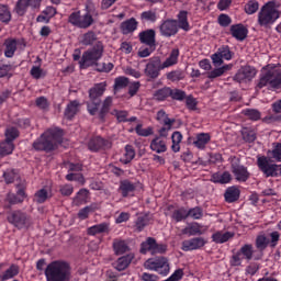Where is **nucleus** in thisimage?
<instances>
[{
  "instance_id": "18",
  "label": "nucleus",
  "mask_w": 281,
  "mask_h": 281,
  "mask_svg": "<svg viewBox=\"0 0 281 281\" xmlns=\"http://www.w3.org/2000/svg\"><path fill=\"white\" fill-rule=\"evenodd\" d=\"M161 69H164L161 68V59H159V57L150 58L145 68V76L155 80L159 78V71H161Z\"/></svg>"
},
{
  "instance_id": "50",
  "label": "nucleus",
  "mask_w": 281,
  "mask_h": 281,
  "mask_svg": "<svg viewBox=\"0 0 281 281\" xmlns=\"http://www.w3.org/2000/svg\"><path fill=\"white\" fill-rule=\"evenodd\" d=\"M241 137H243L244 142H246L247 144H254V142H256V139L258 137V134L256 133L255 130L245 127L241 131Z\"/></svg>"
},
{
  "instance_id": "4",
  "label": "nucleus",
  "mask_w": 281,
  "mask_h": 281,
  "mask_svg": "<svg viewBox=\"0 0 281 281\" xmlns=\"http://www.w3.org/2000/svg\"><path fill=\"white\" fill-rule=\"evenodd\" d=\"M102 56H104V44L99 41L93 47L83 52L79 60V68L89 69V67H95L97 63L102 59Z\"/></svg>"
},
{
  "instance_id": "20",
  "label": "nucleus",
  "mask_w": 281,
  "mask_h": 281,
  "mask_svg": "<svg viewBox=\"0 0 281 281\" xmlns=\"http://www.w3.org/2000/svg\"><path fill=\"white\" fill-rule=\"evenodd\" d=\"M7 220L9 223H11V225L18 227V229H23V227L27 225V214L21 211L11 212Z\"/></svg>"
},
{
  "instance_id": "44",
  "label": "nucleus",
  "mask_w": 281,
  "mask_h": 281,
  "mask_svg": "<svg viewBox=\"0 0 281 281\" xmlns=\"http://www.w3.org/2000/svg\"><path fill=\"white\" fill-rule=\"evenodd\" d=\"M113 249L116 256H122L123 254H126V251H130L131 248L125 240L115 239L113 241Z\"/></svg>"
},
{
  "instance_id": "24",
  "label": "nucleus",
  "mask_w": 281,
  "mask_h": 281,
  "mask_svg": "<svg viewBox=\"0 0 281 281\" xmlns=\"http://www.w3.org/2000/svg\"><path fill=\"white\" fill-rule=\"evenodd\" d=\"M111 232V225L106 222L95 224L87 228L88 236H98V234H109Z\"/></svg>"
},
{
  "instance_id": "2",
  "label": "nucleus",
  "mask_w": 281,
  "mask_h": 281,
  "mask_svg": "<svg viewBox=\"0 0 281 281\" xmlns=\"http://www.w3.org/2000/svg\"><path fill=\"white\" fill-rule=\"evenodd\" d=\"M46 281H71V266L67 261L55 260L44 270Z\"/></svg>"
},
{
  "instance_id": "21",
  "label": "nucleus",
  "mask_w": 281,
  "mask_h": 281,
  "mask_svg": "<svg viewBox=\"0 0 281 281\" xmlns=\"http://www.w3.org/2000/svg\"><path fill=\"white\" fill-rule=\"evenodd\" d=\"M157 33H155V30L148 29L145 31H142L138 34V38L143 45H147V47H156L157 40H156Z\"/></svg>"
},
{
  "instance_id": "48",
  "label": "nucleus",
  "mask_w": 281,
  "mask_h": 281,
  "mask_svg": "<svg viewBox=\"0 0 281 281\" xmlns=\"http://www.w3.org/2000/svg\"><path fill=\"white\" fill-rule=\"evenodd\" d=\"M12 153H14V143L5 139L0 143V157H8Z\"/></svg>"
},
{
  "instance_id": "36",
  "label": "nucleus",
  "mask_w": 281,
  "mask_h": 281,
  "mask_svg": "<svg viewBox=\"0 0 281 281\" xmlns=\"http://www.w3.org/2000/svg\"><path fill=\"white\" fill-rule=\"evenodd\" d=\"M179 48H173L169 54V57L161 64V69H168L179 63Z\"/></svg>"
},
{
  "instance_id": "61",
  "label": "nucleus",
  "mask_w": 281,
  "mask_h": 281,
  "mask_svg": "<svg viewBox=\"0 0 281 281\" xmlns=\"http://www.w3.org/2000/svg\"><path fill=\"white\" fill-rule=\"evenodd\" d=\"M5 140L7 142H11L12 144H14V139H16L20 135V132L16 127H8L5 130Z\"/></svg>"
},
{
  "instance_id": "13",
  "label": "nucleus",
  "mask_w": 281,
  "mask_h": 281,
  "mask_svg": "<svg viewBox=\"0 0 281 281\" xmlns=\"http://www.w3.org/2000/svg\"><path fill=\"white\" fill-rule=\"evenodd\" d=\"M210 226L203 225L199 222L189 223L184 228L181 229L182 236H203L207 234Z\"/></svg>"
},
{
  "instance_id": "31",
  "label": "nucleus",
  "mask_w": 281,
  "mask_h": 281,
  "mask_svg": "<svg viewBox=\"0 0 281 281\" xmlns=\"http://www.w3.org/2000/svg\"><path fill=\"white\" fill-rule=\"evenodd\" d=\"M177 25L178 30H183V32H190L192 27L190 26V22L188 21V11L182 10L177 15Z\"/></svg>"
},
{
  "instance_id": "52",
  "label": "nucleus",
  "mask_w": 281,
  "mask_h": 281,
  "mask_svg": "<svg viewBox=\"0 0 281 281\" xmlns=\"http://www.w3.org/2000/svg\"><path fill=\"white\" fill-rule=\"evenodd\" d=\"M135 159V148L133 145H126L125 146V154L124 157L121 158V161L124 164V166L131 164V161Z\"/></svg>"
},
{
  "instance_id": "39",
  "label": "nucleus",
  "mask_w": 281,
  "mask_h": 281,
  "mask_svg": "<svg viewBox=\"0 0 281 281\" xmlns=\"http://www.w3.org/2000/svg\"><path fill=\"white\" fill-rule=\"evenodd\" d=\"M171 218L175 223H182V221H187L188 218V209L186 206H180L172 211Z\"/></svg>"
},
{
  "instance_id": "25",
  "label": "nucleus",
  "mask_w": 281,
  "mask_h": 281,
  "mask_svg": "<svg viewBox=\"0 0 281 281\" xmlns=\"http://www.w3.org/2000/svg\"><path fill=\"white\" fill-rule=\"evenodd\" d=\"M209 142H212V136L210 135V133H199L195 135L193 146L199 150H205Z\"/></svg>"
},
{
  "instance_id": "30",
  "label": "nucleus",
  "mask_w": 281,
  "mask_h": 281,
  "mask_svg": "<svg viewBox=\"0 0 281 281\" xmlns=\"http://www.w3.org/2000/svg\"><path fill=\"white\" fill-rule=\"evenodd\" d=\"M212 183H220L221 186H225L227 183H232V173L229 171L224 172H215L211 176Z\"/></svg>"
},
{
  "instance_id": "33",
  "label": "nucleus",
  "mask_w": 281,
  "mask_h": 281,
  "mask_svg": "<svg viewBox=\"0 0 281 281\" xmlns=\"http://www.w3.org/2000/svg\"><path fill=\"white\" fill-rule=\"evenodd\" d=\"M171 94H172V88L164 87L156 90L153 97H154V100H156V102H166V100H168V98H170Z\"/></svg>"
},
{
  "instance_id": "59",
  "label": "nucleus",
  "mask_w": 281,
  "mask_h": 281,
  "mask_svg": "<svg viewBox=\"0 0 281 281\" xmlns=\"http://www.w3.org/2000/svg\"><path fill=\"white\" fill-rule=\"evenodd\" d=\"M269 238H267L265 235H259L256 238V248L259 249V251H265L267 247H269Z\"/></svg>"
},
{
  "instance_id": "7",
  "label": "nucleus",
  "mask_w": 281,
  "mask_h": 281,
  "mask_svg": "<svg viewBox=\"0 0 281 281\" xmlns=\"http://www.w3.org/2000/svg\"><path fill=\"white\" fill-rule=\"evenodd\" d=\"M228 161L231 164V172H233L236 181L239 183L249 181L251 172H249V169L245 165L240 164V158L231 156Z\"/></svg>"
},
{
  "instance_id": "26",
  "label": "nucleus",
  "mask_w": 281,
  "mask_h": 281,
  "mask_svg": "<svg viewBox=\"0 0 281 281\" xmlns=\"http://www.w3.org/2000/svg\"><path fill=\"white\" fill-rule=\"evenodd\" d=\"M139 22L135 18L127 19L121 23V32L124 36L133 34L137 30Z\"/></svg>"
},
{
  "instance_id": "62",
  "label": "nucleus",
  "mask_w": 281,
  "mask_h": 281,
  "mask_svg": "<svg viewBox=\"0 0 281 281\" xmlns=\"http://www.w3.org/2000/svg\"><path fill=\"white\" fill-rule=\"evenodd\" d=\"M26 196L27 194L25 193V189L21 186H18L16 195L13 196V200H11V203H23Z\"/></svg>"
},
{
  "instance_id": "35",
  "label": "nucleus",
  "mask_w": 281,
  "mask_h": 281,
  "mask_svg": "<svg viewBox=\"0 0 281 281\" xmlns=\"http://www.w3.org/2000/svg\"><path fill=\"white\" fill-rule=\"evenodd\" d=\"M233 67H234V65L227 64L222 67L215 68V69L211 70L210 72H207V78L210 80L221 78V76H224L226 71H232Z\"/></svg>"
},
{
  "instance_id": "11",
  "label": "nucleus",
  "mask_w": 281,
  "mask_h": 281,
  "mask_svg": "<svg viewBox=\"0 0 281 281\" xmlns=\"http://www.w3.org/2000/svg\"><path fill=\"white\" fill-rule=\"evenodd\" d=\"M41 3H43V0H18L14 7V12L18 16H23L24 14H27V8L40 10Z\"/></svg>"
},
{
  "instance_id": "16",
  "label": "nucleus",
  "mask_w": 281,
  "mask_h": 281,
  "mask_svg": "<svg viewBox=\"0 0 281 281\" xmlns=\"http://www.w3.org/2000/svg\"><path fill=\"white\" fill-rule=\"evenodd\" d=\"M256 74H258V71L254 66H244L236 72L233 80L239 83L251 82L252 78H256Z\"/></svg>"
},
{
  "instance_id": "1",
  "label": "nucleus",
  "mask_w": 281,
  "mask_h": 281,
  "mask_svg": "<svg viewBox=\"0 0 281 281\" xmlns=\"http://www.w3.org/2000/svg\"><path fill=\"white\" fill-rule=\"evenodd\" d=\"M63 139V130L48 128L32 144L37 153H53L58 148V144Z\"/></svg>"
},
{
  "instance_id": "63",
  "label": "nucleus",
  "mask_w": 281,
  "mask_h": 281,
  "mask_svg": "<svg viewBox=\"0 0 281 281\" xmlns=\"http://www.w3.org/2000/svg\"><path fill=\"white\" fill-rule=\"evenodd\" d=\"M187 93L186 91L181 90V89H171V94L170 98L172 100H176L178 102H183V100H186Z\"/></svg>"
},
{
  "instance_id": "42",
  "label": "nucleus",
  "mask_w": 281,
  "mask_h": 281,
  "mask_svg": "<svg viewBox=\"0 0 281 281\" xmlns=\"http://www.w3.org/2000/svg\"><path fill=\"white\" fill-rule=\"evenodd\" d=\"M19 274V266L12 263L4 272L0 274V281L12 280Z\"/></svg>"
},
{
  "instance_id": "54",
  "label": "nucleus",
  "mask_w": 281,
  "mask_h": 281,
  "mask_svg": "<svg viewBox=\"0 0 281 281\" xmlns=\"http://www.w3.org/2000/svg\"><path fill=\"white\" fill-rule=\"evenodd\" d=\"M12 65L0 60V78H12Z\"/></svg>"
},
{
  "instance_id": "29",
  "label": "nucleus",
  "mask_w": 281,
  "mask_h": 281,
  "mask_svg": "<svg viewBox=\"0 0 281 281\" xmlns=\"http://www.w3.org/2000/svg\"><path fill=\"white\" fill-rule=\"evenodd\" d=\"M224 199L226 203H236L240 199V189L236 186L228 187L224 192Z\"/></svg>"
},
{
  "instance_id": "46",
  "label": "nucleus",
  "mask_w": 281,
  "mask_h": 281,
  "mask_svg": "<svg viewBox=\"0 0 281 281\" xmlns=\"http://www.w3.org/2000/svg\"><path fill=\"white\" fill-rule=\"evenodd\" d=\"M183 140V135L181 134V132L176 131L172 133L171 135V150L172 153H179V150H181V142Z\"/></svg>"
},
{
  "instance_id": "58",
  "label": "nucleus",
  "mask_w": 281,
  "mask_h": 281,
  "mask_svg": "<svg viewBox=\"0 0 281 281\" xmlns=\"http://www.w3.org/2000/svg\"><path fill=\"white\" fill-rule=\"evenodd\" d=\"M93 212H95V206L93 204L88 205L79 210L78 218H80V221H87V218H89V214H93Z\"/></svg>"
},
{
  "instance_id": "51",
  "label": "nucleus",
  "mask_w": 281,
  "mask_h": 281,
  "mask_svg": "<svg viewBox=\"0 0 281 281\" xmlns=\"http://www.w3.org/2000/svg\"><path fill=\"white\" fill-rule=\"evenodd\" d=\"M187 218H193V221H201L203 218V209L201 206H194L187 210Z\"/></svg>"
},
{
  "instance_id": "37",
  "label": "nucleus",
  "mask_w": 281,
  "mask_h": 281,
  "mask_svg": "<svg viewBox=\"0 0 281 281\" xmlns=\"http://www.w3.org/2000/svg\"><path fill=\"white\" fill-rule=\"evenodd\" d=\"M156 271L159 272L160 276L170 273V265L168 263L167 258L160 257L156 259Z\"/></svg>"
},
{
  "instance_id": "23",
  "label": "nucleus",
  "mask_w": 281,
  "mask_h": 281,
  "mask_svg": "<svg viewBox=\"0 0 281 281\" xmlns=\"http://www.w3.org/2000/svg\"><path fill=\"white\" fill-rule=\"evenodd\" d=\"M229 32L233 38H236V41H245L249 34V30H247V27L241 23L231 25Z\"/></svg>"
},
{
  "instance_id": "47",
  "label": "nucleus",
  "mask_w": 281,
  "mask_h": 281,
  "mask_svg": "<svg viewBox=\"0 0 281 281\" xmlns=\"http://www.w3.org/2000/svg\"><path fill=\"white\" fill-rule=\"evenodd\" d=\"M156 243L157 239H155V237H147L146 240L140 244V254L146 255L147 251L153 254Z\"/></svg>"
},
{
  "instance_id": "28",
  "label": "nucleus",
  "mask_w": 281,
  "mask_h": 281,
  "mask_svg": "<svg viewBox=\"0 0 281 281\" xmlns=\"http://www.w3.org/2000/svg\"><path fill=\"white\" fill-rule=\"evenodd\" d=\"M149 148L154 153L161 155V153H166L168 150V145H166V140L161 139V136H156L151 139Z\"/></svg>"
},
{
  "instance_id": "3",
  "label": "nucleus",
  "mask_w": 281,
  "mask_h": 281,
  "mask_svg": "<svg viewBox=\"0 0 281 281\" xmlns=\"http://www.w3.org/2000/svg\"><path fill=\"white\" fill-rule=\"evenodd\" d=\"M280 19V11L276 9V0L268 1L263 4L258 13L257 23L266 30L271 27Z\"/></svg>"
},
{
  "instance_id": "49",
  "label": "nucleus",
  "mask_w": 281,
  "mask_h": 281,
  "mask_svg": "<svg viewBox=\"0 0 281 281\" xmlns=\"http://www.w3.org/2000/svg\"><path fill=\"white\" fill-rule=\"evenodd\" d=\"M112 104H113V98L106 97L102 103L101 110L99 111V120L104 122V117H106V113L111 111Z\"/></svg>"
},
{
  "instance_id": "27",
  "label": "nucleus",
  "mask_w": 281,
  "mask_h": 281,
  "mask_svg": "<svg viewBox=\"0 0 281 281\" xmlns=\"http://www.w3.org/2000/svg\"><path fill=\"white\" fill-rule=\"evenodd\" d=\"M134 258V254L122 256L114 262V268L116 271H125V269H128Z\"/></svg>"
},
{
  "instance_id": "56",
  "label": "nucleus",
  "mask_w": 281,
  "mask_h": 281,
  "mask_svg": "<svg viewBox=\"0 0 281 281\" xmlns=\"http://www.w3.org/2000/svg\"><path fill=\"white\" fill-rule=\"evenodd\" d=\"M244 115L248 117V120H251L252 122H258L260 117H262V113L256 109H246L243 111Z\"/></svg>"
},
{
  "instance_id": "6",
  "label": "nucleus",
  "mask_w": 281,
  "mask_h": 281,
  "mask_svg": "<svg viewBox=\"0 0 281 281\" xmlns=\"http://www.w3.org/2000/svg\"><path fill=\"white\" fill-rule=\"evenodd\" d=\"M106 91V81L95 83L92 88L89 89L90 101L87 102V111L91 115H98L100 106L102 105V95Z\"/></svg>"
},
{
  "instance_id": "5",
  "label": "nucleus",
  "mask_w": 281,
  "mask_h": 281,
  "mask_svg": "<svg viewBox=\"0 0 281 281\" xmlns=\"http://www.w3.org/2000/svg\"><path fill=\"white\" fill-rule=\"evenodd\" d=\"M268 87L270 91H276L277 89H281V70L272 69L266 72H262L259 76V80L256 83V91H260Z\"/></svg>"
},
{
  "instance_id": "41",
  "label": "nucleus",
  "mask_w": 281,
  "mask_h": 281,
  "mask_svg": "<svg viewBox=\"0 0 281 281\" xmlns=\"http://www.w3.org/2000/svg\"><path fill=\"white\" fill-rule=\"evenodd\" d=\"M50 198L52 195H49L47 189L42 188L34 193L33 201L34 203H37V205H43V203H45Z\"/></svg>"
},
{
  "instance_id": "45",
  "label": "nucleus",
  "mask_w": 281,
  "mask_h": 281,
  "mask_svg": "<svg viewBox=\"0 0 281 281\" xmlns=\"http://www.w3.org/2000/svg\"><path fill=\"white\" fill-rule=\"evenodd\" d=\"M12 21V12L10 7L7 4H0V23L8 25Z\"/></svg>"
},
{
  "instance_id": "43",
  "label": "nucleus",
  "mask_w": 281,
  "mask_h": 281,
  "mask_svg": "<svg viewBox=\"0 0 281 281\" xmlns=\"http://www.w3.org/2000/svg\"><path fill=\"white\" fill-rule=\"evenodd\" d=\"M87 199H89V190L80 189L76 196L72 199V203L77 206L85 205V203H87Z\"/></svg>"
},
{
  "instance_id": "57",
  "label": "nucleus",
  "mask_w": 281,
  "mask_h": 281,
  "mask_svg": "<svg viewBox=\"0 0 281 281\" xmlns=\"http://www.w3.org/2000/svg\"><path fill=\"white\" fill-rule=\"evenodd\" d=\"M259 8H260V3H258V1L249 0L245 4L244 10H245L246 14H256L258 12Z\"/></svg>"
},
{
  "instance_id": "8",
  "label": "nucleus",
  "mask_w": 281,
  "mask_h": 281,
  "mask_svg": "<svg viewBox=\"0 0 281 281\" xmlns=\"http://www.w3.org/2000/svg\"><path fill=\"white\" fill-rule=\"evenodd\" d=\"M243 260H254V245L245 244L231 257V267H243Z\"/></svg>"
},
{
  "instance_id": "64",
  "label": "nucleus",
  "mask_w": 281,
  "mask_h": 281,
  "mask_svg": "<svg viewBox=\"0 0 281 281\" xmlns=\"http://www.w3.org/2000/svg\"><path fill=\"white\" fill-rule=\"evenodd\" d=\"M128 82L127 77H117L114 80V90L120 91V89H126V87H128Z\"/></svg>"
},
{
  "instance_id": "9",
  "label": "nucleus",
  "mask_w": 281,
  "mask_h": 281,
  "mask_svg": "<svg viewBox=\"0 0 281 281\" xmlns=\"http://www.w3.org/2000/svg\"><path fill=\"white\" fill-rule=\"evenodd\" d=\"M257 166L267 178L281 177V165L271 164L266 156L257 158Z\"/></svg>"
},
{
  "instance_id": "53",
  "label": "nucleus",
  "mask_w": 281,
  "mask_h": 281,
  "mask_svg": "<svg viewBox=\"0 0 281 281\" xmlns=\"http://www.w3.org/2000/svg\"><path fill=\"white\" fill-rule=\"evenodd\" d=\"M98 41V35L93 31H88L82 35L81 43L82 45H86V47H89L90 45H93Z\"/></svg>"
},
{
  "instance_id": "19",
  "label": "nucleus",
  "mask_w": 281,
  "mask_h": 281,
  "mask_svg": "<svg viewBox=\"0 0 281 281\" xmlns=\"http://www.w3.org/2000/svg\"><path fill=\"white\" fill-rule=\"evenodd\" d=\"M207 245V240L205 238L198 236L193 237L191 239H187L182 241V251H196L198 249H202V247H205Z\"/></svg>"
},
{
  "instance_id": "40",
  "label": "nucleus",
  "mask_w": 281,
  "mask_h": 281,
  "mask_svg": "<svg viewBox=\"0 0 281 281\" xmlns=\"http://www.w3.org/2000/svg\"><path fill=\"white\" fill-rule=\"evenodd\" d=\"M233 237H234V234H232L231 232L223 233L221 231H217L212 235L211 238L213 243H216V245H223L224 243H227L229 238H233Z\"/></svg>"
},
{
  "instance_id": "38",
  "label": "nucleus",
  "mask_w": 281,
  "mask_h": 281,
  "mask_svg": "<svg viewBox=\"0 0 281 281\" xmlns=\"http://www.w3.org/2000/svg\"><path fill=\"white\" fill-rule=\"evenodd\" d=\"M150 215H139L135 221V231L138 233L144 232L145 227H148V225H150Z\"/></svg>"
},
{
  "instance_id": "34",
  "label": "nucleus",
  "mask_w": 281,
  "mask_h": 281,
  "mask_svg": "<svg viewBox=\"0 0 281 281\" xmlns=\"http://www.w3.org/2000/svg\"><path fill=\"white\" fill-rule=\"evenodd\" d=\"M78 106H80V103L76 100L70 101L64 112V115L66 117V120H74V117H76V115L78 114Z\"/></svg>"
},
{
  "instance_id": "10",
  "label": "nucleus",
  "mask_w": 281,
  "mask_h": 281,
  "mask_svg": "<svg viewBox=\"0 0 281 281\" xmlns=\"http://www.w3.org/2000/svg\"><path fill=\"white\" fill-rule=\"evenodd\" d=\"M68 23L80 30H87L93 25V15L91 13L80 14V11H75L69 15Z\"/></svg>"
},
{
  "instance_id": "12",
  "label": "nucleus",
  "mask_w": 281,
  "mask_h": 281,
  "mask_svg": "<svg viewBox=\"0 0 281 281\" xmlns=\"http://www.w3.org/2000/svg\"><path fill=\"white\" fill-rule=\"evenodd\" d=\"M113 147L111 139L103 138L102 136H93L88 142V148L91 153H98L99 150H109Z\"/></svg>"
},
{
  "instance_id": "55",
  "label": "nucleus",
  "mask_w": 281,
  "mask_h": 281,
  "mask_svg": "<svg viewBox=\"0 0 281 281\" xmlns=\"http://www.w3.org/2000/svg\"><path fill=\"white\" fill-rule=\"evenodd\" d=\"M135 133L139 137H150V135H154L155 130L151 126L144 128L142 124H137L135 127Z\"/></svg>"
},
{
  "instance_id": "60",
  "label": "nucleus",
  "mask_w": 281,
  "mask_h": 281,
  "mask_svg": "<svg viewBox=\"0 0 281 281\" xmlns=\"http://www.w3.org/2000/svg\"><path fill=\"white\" fill-rule=\"evenodd\" d=\"M217 52L223 60H232V58H234V52H232L228 45L221 46Z\"/></svg>"
},
{
  "instance_id": "32",
  "label": "nucleus",
  "mask_w": 281,
  "mask_h": 281,
  "mask_svg": "<svg viewBox=\"0 0 281 281\" xmlns=\"http://www.w3.org/2000/svg\"><path fill=\"white\" fill-rule=\"evenodd\" d=\"M19 42L16 38H7L4 41V56L5 58H13L16 53Z\"/></svg>"
},
{
  "instance_id": "17",
  "label": "nucleus",
  "mask_w": 281,
  "mask_h": 281,
  "mask_svg": "<svg viewBox=\"0 0 281 281\" xmlns=\"http://www.w3.org/2000/svg\"><path fill=\"white\" fill-rule=\"evenodd\" d=\"M160 34L166 38H170V36H177L179 34V25L177 24V20L168 19L161 22Z\"/></svg>"
},
{
  "instance_id": "14",
  "label": "nucleus",
  "mask_w": 281,
  "mask_h": 281,
  "mask_svg": "<svg viewBox=\"0 0 281 281\" xmlns=\"http://www.w3.org/2000/svg\"><path fill=\"white\" fill-rule=\"evenodd\" d=\"M157 120L158 122H162L164 126L158 131L160 139L161 137H168V133L172 131V126L177 122L175 119H169L168 114H166V111L159 110L157 112Z\"/></svg>"
},
{
  "instance_id": "22",
  "label": "nucleus",
  "mask_w": 281,
  "mask_h": 281,
  "mask_svg": "<svg viewBox=\"0 0 281 281\" xmlns=\"http://www.w3.org/2000/svg\"><path fill=\"white\" fill-rule=\"evenodd\" d=\"M272 113H269L263 122L266 124H273L276 122H281V99L272 103L271 105Z\"/></svg>"
},
{
  "instance_id": "15",
  "label": "nucleus",
  "mask_w": 281,
  "mask_h": 281,
  "mask_svg": "<svg viewBox=\"0 0 281 281\" xmlns=\"http://www.w3.org/2000/svg\"><path fill=\"white\" fill-rule=\"evenodd\" d=\"M117 192L123 199L135 196V192H137V182H133L130 179L120 180Z\"/></svg>"
}]
</instances>
